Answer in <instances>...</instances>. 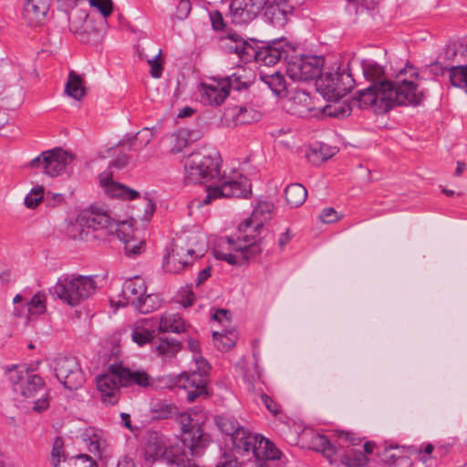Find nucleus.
Instances as JSON below:
<instances>
[{
  "label": "nucleus",
  "mask_w": 467,
  "mask_h": 467,
  "mask_svg": "<svg viewBox=\"0 0 467 467\" xmlns=\"http://www.w3.org/2000/svg\"><path fill=\"white\" fill-rule=\"evenodd\" d=\"M363 75L372 84L359 90L353 103L360 109L372 108L376 113H384L395 106L418 107L427 97L418 70L406 65L394 76H389L379 63L365 59L361 63Z\"/></svg>",
  "instance_id": "nucleus-1"
},
{
  "label": "nucleus",
  "mask_w": 467,
  "mask_h": 467,
  "mask_svg": "<svg viewBox=\"0 0 467 467\" xmlns=\"http://www.w3.org/2000/svg\"><path fill=\"white\" fill-rule=\"evenodd\" d=\"M183 166L186 183L206 184V196L202 204H209L219 198H247L252 193L251 182L243 174L221 173L222 159L216 151H193L184 158Z\"/></svg>",
  "instance_id": "nucleus-2"
},
{
  "label": "nucleus",
  "mask_w": 467,
  "mask_h": 467,
  "mask_svg": "<svg viewBox=\"0 0 467 467\" xmlns=\"http://www.w3.org/2000/svg\"><path fill=\"white\" fill-rule=\"evenodd\" d=\"M284 60L286 72L293 80H311L320 78L325 63L320 56L296 54V48L282 40H275L262 47L255 55V60L265 66H272Z\"/></svg>",
  "instance_id": "nucleus-3"
},
{
  "label": "nucleus",
  "mask_w": 467,
  "mask_h": 467,
  "mask_svg": "<svg viewBox=\"0 0 467 467\" xmlns=\"http://www.w3.org/2000/svg\"><path fill=\"white\" fill-rule=\"evenodd\" d=\"M88 228L93 231L102 230L107 235L116 234L124 244L128 255H137L145 249V241L137 237L133 225L129 221H116L111 218L107 208L91 205L89 211L82 218Z\"/></svg>",
  "instance_id": "nucleus-4"
},
{
  "label": "nucleus",
  "mask_w": 467,
  "mask_h": 467,
  "mask_svg": "<svg viewBox=\"0 0 467 467\" xmlns=\"http://www.w3.org/2000/svg\"><path fill=\"white\" fill-rule=\"evenodd\" d=\"M9 379L15 391H20L25 399L33 400V410L37 412L47 409L48 400L42 378L32 374L27 368L15 367L9 371Z\"/></svg>",
  "instance_id": "nucleus-5"
},
{
  "label": "nucleus",
  "mask_w": 467,
  "mask_h": 467,
  "mask_svg": "<svg viewBox=\"0 0 467 467\" xmlns=\"http://www.w3.org/2000/svg\"><path fill=\"white\" fill-rule=\"evenodd\" d=\"M96 283L90 276L77 277L61 276L54 286L49 289L53 296L64 303L76 306L95 293Z\"/></svg>",
  "instance_id": "nucleus-6"
},
{
  "label": "nucleus",
  "mask_w": 467,
  "mask_h": 467,
  "mask_svg": "<svg viewBox=\"0 0 467 467\" xmlns=\"http://www.w3.org/2000/svg\"><path fill=\"white\" fill-rule=\"evenodd\" d=\"M225 243L227 247L221 246L222 249H215L213 254L215 258L226 261L232 265L254 258L263 250L262 239H255L249 234L239 235L236 239L226 237Z\"/></svg>",
  "instance_id": "nucleus-7"
},
{
  "label": "nucleus",
  "mask_w": 467,
  "mask_h": 467,
  "mask_svg": "<svg viewBox=\"0 0 467 467\" xmlns=\"http://www.w3.org/2000/svg\"><path fill=\"white\" fill-rule=\"evenodd\" d=\"M144 451L147 459L161 458L168 463L182 467L188 462V457L182 445L180 443L167 445L165 436L158 432L148 434Z\"/></svg>",
  "instance_id": "nucleus-8"
},
{
  "label": "nucleus",
  "mask_w": 467,
  "mask_h": 467,
  "mask_svg": "<svg viewBox=\"0 0 467 467\" xmlns=\"http://www.w3.org/2000/svg\"><path fill=\"white\" fill-rule=\"evenodd\" d=\"M182 430V447H186L192 456H200L210 442L209 436L202 431L197 422H193L187 412H178L175 415Z\"/></svg>",
  "instance_id": "nucleus-9"
},
{
  "label": "nucleus",
  "mask_w": 467,
  "mask_h": 467,
  "mask_svg": "<svg viewBox=\"0 0 467 467\" xmlns=\"http://www.w3.org/2000/svg\"><path fill=\"white\" fill-rule=\"evenodd\" d=\"M317 89L328 100H338L348 93L354 85V79L348 67L335 73L328 72L317 80Z\"/></svg>",
  "instance_id": "nucleus-10"
},
{
  "label": "nucleus",
  "mask_w": 467,
  "mask_h": 467,
  "mask_svg": "<svg viewBox=\"0 0 467 467\" xmlns=\"http://www.w3.org/2000/svg\"><path fill=\"white\" fill-rule=\"evenodd\" d=\"M57 379L67 389H78L85 383V374L74 357L59 356L54 359Z\"/></svg>",
  "instance_id": "nucleus-11"
},
{
  "label": "nucleus",
  "mask_w": 467,
  "mask_h": 467,
  "mask_svg": "<svg viewBox=\"0 0 467 467\" xmlns=\"http://www.w3.org/2000/svg\"><path fill=\"white\" fill-rule=\"evenodd\" d=\"M74 157L71 153L56 148L47 150L30 161V167L43 169L44 172L51 177L60 175L69 165Z\"/></svg>",
  "instance_id": "nucleus-12"
},
{
  "label": "nucleus",
  "mask_w": 467,
  "mask_h": 467,
  "mask_svg": "<svg viewBox=\"0 0 467 467\" xmlns=\"http://www.w3.org/2000/svg\"><path fill=\"white\" fill-rule=\"evenodd\" d=\"M240 445L241 447L238 451L252 452L253 456L257 461L254 466L258 463H263L266 466L264 462L265 460H277L281 455L280 451L272 441L262 435H254L250 431Z\"/></svg>",
  "instance_id": "nucleus-13"
},
{
  "label": "nucleus",
  "mask_w": 467,
  "mask_h": 467,
  "mask_svg": "<svg viewBox=\"0 0 467 467\" xmlns=\"http://www.w3.org/2000/svg\"><path fill=\"white\" fill-rule=\"evenodd\" d=\"M361 442L360 438L355 436L354 433L349 431H337V441L332 443L325 435L317 434L312 437L311 446L317 451H320L326 458L332 462V457L337 453V446L345 447L347 445L357 446Z\"/></svg>",
  "instance_id": "nucleus-14"
},
{
  "label": "nucleus",
  "mask_w": 467,
  "mask_h": 467,
  "mask_svg": "<svg viewBox=\"0 0 467 467\" xmlns=\"http://www.w3.org/2000/svg\"><path fill=\"white\" fill-rule=\"evenodd\" d=\"M270 0H232L229 9L232 22L247 24L255 19Z\"/></svg>",
  "instance_id": "nucleus-15"
},
{
  "label": "nucleus",
  "mask_w": 467,
  "mask_h": 467,
  "mask_svg": "<svg viewBox=\"0 0 467 467\" xmlns=\"http://www.w3.org/2000/svg\"><path fill=\"white\" fill-rule=\"evenodd\" d=\"M69 30L77 36V37L84 43L97 44L102 39L101 32L97 31H83L88 27H91V20L88 19V15L86 11L78 9L73 11L68 16Z\"/></svg>",
  "instance_id": "nucleus-16"
},
{
  "label": "nucleus",
  "mask_w": 467,
  "mask_h": 467,
  "mask_svg": "<svg viewBox=\"0 0 467 467\" xmlns=\"http://www.w3.org/2000/svg\"><path fill=\"white\" fill-rule=\"evenodd\" d=\"M119 379V365H110L108 373L97 377V388L101 393L102 401L107 405L118 401V391L122 387Z\"/></svg>",
  "instance_id": "nucleus-17"
},
{
  "label": "nucleus",
  "mask_w": 467,
  "mask_h": 467,
  "mask_svg": "<svg viewBox=\"0 0 467 467\" xmlns=\"http://www.w3.org/2000/svg\"><path fill=\"white\" fill-rule=\"evenodd\" d=\"M206 376L202 372H183L175 379V386L187 391L186 400L189 402L194 401L201 395L206 394Z\"/></svg>",
  "instance_id": "nucleus-18"
},
{
  "label": "nucleus",
  "mask_w": 467,
  "mask_h": 467,
  "mask_svg": "<svg viewBox=\"0 0 467 467\" xmlns=\"http://www.w3.org/2000/svg\"><path fill=\"white\" fill-rule=\"evenodd\" d=\"M202 101L211 106L221 105L229 95V84L222 78H213L202 83Z\"/></svg>",
  "instance_id": "nucleus-19"
},
{
  "label": "nucleus",
  "mask_w": 467,
  "mask_h": 467,
  "mask_svg": "<svg viewBox=\"0 0 467 467\" xmlns=\"http://www.w3.org/2000/svg\"><path fill=\"white\" fill-rule=\"evenodd\" d=\"M214 421L222 433L231 437L234 448L238 451L241 447L240 443L245 440L249 431L230 415L216 416Z\"/></svg>",
  "instance_id": "nucleus-20"
},
{
  "label": "nucleus",
  "mask_w": 467,
  "mask_h": 467,
  "mask_svg": "<svg viewBox=\"0 0 467 467\" xmlns=\"http://www.w3.org/2000/svg\"><path fill=\"white\" fill-rule=\"evenodd\" d=\"M51 0H26L23 6V18L30 26L45 24Z\"/></svg>",
  "instance_id": "nucleus-21"
},
{
  "label": "nucleus",
  "mask_w": 467,
  "mask_h": 467,
  "mask_svg": "<svg viewBox=\"0 0 467 467\" xmlns=\"http://www.w3.org/2000/svg\"><path fill=\"white\" fill-rule=\"evenodd\" d=\"M260 119V112L250 107L234 106L227 109L223 115V121L228 127L251 124Z\"/></svg>",
  "instance_id": "nucleus-22"
},
{
  "label": "nucleus",
  "mask_w": 467,
  "mask_h": 467,
  "mask_svg": "<svg viewBox=\"0 0 467 467\" xmlns=\"http://www.w3.org/2000/svg\"><path fill=\"white\" fill-rule=\"evenodd\" d=\"M147 292L146 282L140 276H134L126 280L122 285V297L123 302L119 301V306H125L126 305H131L139 303L145 293Z\"/></svg>",
  "instance_id": "nucleus-23"
},
{
  "label": "nucleus",
  "mask_w": 467,
  "mask_h": 467,
  "mask_svg": "<svg viewBox=\"0 0 467 467\" xmlns=\"http://www.w3.org/2000/svg\"><path fill=\"white\" fill-rule=\"evenodd\" d=\"M274 209V204L270 202H260L254 208L252 216L244 220L238 227V231L245 233L249 228L258 231L263 227V221L268 219L269 214Z\"/></svg>",
  "instance_id": "nucleus-24"
},
{
  "label": "nucleus",
  "mask_w": 467,
  "mask_h": 467,
  "mask_svg": "<svg viewBox=\"0 0 467 467\" xmlns=\"http://www.w3.org/2000/svg\"><path fill=\"white\" fill-rule=\"evenodd\" d=\"M193 249H184L175 245L171 253L169 254L165 258L163 267L165 271L172 274H178L182 272L191 262L186 258L188 255L194 254Z\"/></svg>",
  "instance_id": "nucleus-25"
},
{
  "label": "nucleus",
  "mask_w": 467,
  "mask_h": 467,
  "mask_svg": "<svg viewBox=\"0 0 467 467\" xmlns=\"http://www.w3.org/2000/svg\"><path fill=\"white\" fill-rule=\"evenodd\" d=\"M119 381L122 387L138 385L146 388L151 384V378L143 370H130L119 365Z\"/></svg>",
  "instance_id": "nucleus-26"
},
{
  "label": "nucleus",
  "mask_w": 467,
  "mask_h": 467,
  "mask_svg": "<svg viewBox=\"0 0 467 467\" xmlns=\"http://www.w3.org/2000/svg\"><path fill=\"white\" fill-rule=\"evenodd\" d=\"M265 16L267 21L275 27H283L288 22L290 16L293 14V9L278 4H272L266 5Z\"/></svg>",
  "instance_id": "nucleus-27"
},
{
  "label": "nucleus",
  "mask_w": 467,
  "mask_h": 467,
  "mask_svg": "<svg viewBox=\"0 0 467 467\" xmlns=\"http://www.w3.org/2000/svg\"><path fill=\"white\" fill-rule=\"evenodd\" d=\"M100 184L105 192L111 197H120L126 200H134L139 197V192L130 189L123 184L114 182L109 176L100 175Z\"/></svg>",
  "instance_id": "nucleus-28"
},
{
  "label": "nucleus",
  "mask_w": 467,
  "mask_h": 467,
  "mask_svg": "<svg viewBox=\"0 0 467 467\" xmlns=\"http://www.w3.org/2000/svg\"><path fill=\"white\" fill-rule=\"evenodd\" d=\"M151 323H156L154 318H142L134 325L131 338L135 343L143 346L152 340L155 330L150 329Z\"/></svg>",
  "instance_id": "nucleus-29"
},
{
  "label": "nucleus",
  "mask_w": 467,
  "mask_h": 467,
  "mask_svg": "<svg viewBox=\"0 0 467 467\" xmlns=\"http://www.w3.org/2000/svg\"><path fill=\"white\" fill-rule=\"evenodd\" d=\"M158 331L160 333H181L185 331V323L178 313L166 312L158 320Z\"/></svg>",
  "instance_id": "nucleus-30"
},
{
  "label": "nucleus",
  "mask_w": 467,
  "mask_h": 467,
  "mask_svg": "<svg viewBox=\"0 0 467 467\" xmlns=\"http://www.w3.org/2000/svg\"><path fill=\"white\" fill-rule=\"evenodd\" d=\"M154 351L164 358L175 357L182 348L180 341L170 337H159L152 342Z\"/></svg>",
  "instance_id": "nucleus-31"
},
{
  "label": "nucleus",
  "mask_w": 467,
  "mask_h": 467,
  "mask_svg": "<svg viewBox=\"0 0 467 467\" xmlns=\"http://www.w3.org/2000/svg\"><path fill=\"white\" fill-rule=\"evenodd\" d=\"M260 79L272 90L277 97H285L287 87L285 76L279 72L272 74H261Z\"/></svg>",
  "instance_id": "nucleus-32"
},
{
  "label": "nucleus",
  "mask_w": 467,
  "mask_h": 467,
  "mask_svg": "<svg viewBox=\"0 0 467 467\" xmlns=\"http://www.w3.org/2000/svg\"><path fill=\"white\" fill-rule=\"evenodd\" d=\"M337 152V150L336 147L323 143H316L309 148L306 157L309 161L317 165L333 157Z\"/></svg>",
  "instance_id": "nucleus-33"
},
{
  "label": "nucleus",
  "mask_w": 467,
  "mask_h": 467,
  "mask_svg": "<svg viewBox=\"0 0 467 467\" xmlns=\"http://www.w3.org/2000/svg\"><path fill=\"white\" fill-rule=\"evenodd\" d=\"M65 92L76 100H81L86 95L83 78L73 70L68 74Z\"/></svg>",
  "instance_id": "nucleus-34"
},
{
  "label": "nucleus",
  "mask_w": 467,
  "mask_h": 467,
  "mask_svg": "<svg viewBox=\"0 0 467 467\" xmlns=\"http://www.w3.org/2000/svg\"><path fill=\"white\" fill-rule=\"evenodd\" d=\"M307 196L306 189L300 183H292L285 190V197L286 202L291 207H298L302 205Z\"/></svg>",
  "instance_id": "nucleus-35"
},
{
  "label": "nucleus",
  "mask_w": 467,
  "mask_h": 467,
  "mask_svg": "<svg viewBox=\"0 0 467 467\" xmlns=\"http://www.w3.org/2000/svg\"><path fill=\"white\" fill-rule=\"evenodd\" d=\"M213 344L221 351H228L236 341V335L234 329L225 328L222 332L214 331L213 333Z\"/></svg>",
  "instance_id": "nucleus-36"
},
{
  "label": "nucleus",
  "mask_w": 467,
  "mask_h": 467,
  "mask_svg": "<svg viewBox=\"0 0 467 467\" xmlns=\"http://www.w3.org/2000/svg\"><path fill=\"white\" fill-rule=\"evenodd\" d=\"M229 38L232 39L234 42V46L231 45V46H228L227 47V49L230 51V52H234V53H236L238 54V56L241 57V58H244V57L246 55V56H249V57H254L255 58V55L256 53L259 51H254L253 49V47L248 44L246 43L244 40H243L238 35L236 34H232V35H229Z\"/></svg>",
  "instance_id": "nucleus-37"
},
{
  "label": "nucleus",
  "mask_w": 467,
  "mask_h": 467,
  "mask_svg": "<svg viewBox=\"0 0 467 467\" xmlns=\"http://www.w3.org/2000/svg\"><path fill=\"white\" fill-rule=\"evenodd\" d=\"M161 306V300L156 294H146L135 304L134 307L142 314H148L155 311Z\"/></svg>",
  "instance_id": "nucleus-38"
},
{
  "label": "nucleus",
  "mask_w": 467,
  "mask_h": 467,
  "mask_svg": "<svg viewBox=\"0 0 467 467\" xmlns=\"http://www.w3.org/2000/svg\"><path fill=\"white\" fill-rule=\"evenodd\" d=\"M46 299V294L44 292L35 294L26 304L29 315L43 314L47 309Z\"/></svg>",
  "instance_id": "nucleus-39"
},
{
  "label": "nucleus",
  "mask_w": 467,
  "mask_h": 467,
  "mask_svg": "<svg viewBox=\"0 0 467 467\" xmlns=\"http://www.w3.org/2000/svg\"><path fill=\"white\" fill-rule=\"evenodd\" d=\"M153 131L150 129L145 128L139 131L134 137L128 139L126 141L122 140L119 144L128 146V149H132L135 141H139L140 148L146 147L153 139Z\"/></svg>",
  "instance_id": "nucleus-40"
},
{
  "label": "nucleus",
  "mask_w": 467,
  "mask_h": 467,
  "mask_svg": "<svg viewBox=\"0 0 467 467\" xmlns=\"http://www.w3.org/2000/svg\"><path fill=\"white\" fill-rule=\"evenodd\" d=\"M450 81L454 87H467V65L451 67L450 68Z\"/></svg>",
  "instance_id": "nucleus-41"
},
{
  "label": "nucleus",
  "mask_w": 467,
  "mask_h": 467,
  "mask_svg": "<svg viewBox=\"0 0 467 467\" xmlns=\"http://www.w3.org/2000/svg\"><path fill=\"white\" fill-rule=\"evenodd\" d=\"M326 115L333 118H345L351 114L352 108L349 104L343 102H336L328 105L324 109Z\"/></svg>",
  "instance_id": "nucleus-42"
},
{
  "label": "nucleus",
  "mask_w": 467,
  "mask_h": 467,
  "mask_svg": "<svg viewBox=\"0 0 467 467\" xmlns=\"http://www.w3.org/2000/svg\"><path fill=\"white\" fill-rule=\"evenodd\" d=\"M343 462L351 467H361L367 464L368 457L360 450H351L346 453Z\"/></svg>",
  "instance_id": "nucleus-43"
},
{
  "label": "nucleus",
  "mask_w": 467,
  "mask_h": 467,
  "mask_svg": "<svg viewBox=\"0 0 467 467\" xmlns=\"http://www.w3.org/2000/svg\"><path fill=\"white\" fill-rule=\"evenodd\" d=\"M67 455L64 451V441L61 437H57L51 451V464L53 467H59L61 461H66Z\"/></svg>",
  "instance_id": "nucleus-44"
},
{
  "label": "nucleus",
  "mask_w": 467,
  "mask_h": 467,
  "mask_svg": "<svg viewBox=\"0 0 467 467\" xmlns=\"http://www.w3.org/2000/svg\"><path fill=\"white\" fill-rule=\"evenodd\" d=\"M184 130L179 129L174 133H172L170 137L171 140V151L172 153H179L181 152L184 148L188 146L187 139L185 137Z\"/></svg>",
  "instance_id": "nucleus-45"
},
{
  "label": "nucleus",
  "mask_w": 467,
  "mask_h": 467,
  "mask_svg": "<svg viewBox=\"0 0 467 467\" xmlns=\"http://www.w3.org/2000/svg\"><path fill=\"white\" fill-rule=\"evenodd\" d=\"M154 418L166 420L177 414V408L173 404L158 403L153 409Z\"/></svg>",
  "instance_id": "nucleus-46"
},
{
  "label": "nucleus",
  "mask_w": 467,
  "mask_h": 467,
  "mask_svg": "<svg viewBox=\"0 0 467 467\" xmlns=\"http://www.w3.org/2000/svg\"><path fill=\"white\" fill-rule=\"evenodd\" d=\"M44 188L37 186L33 188L30 192L25 197V205L27 208H36L43 200Z\"/></svg>",
  "instance_id": "nucleus-47"
},
{
  "label": "nucleus",
  "mask_w": 467,
  "mask_h": 467,
  "mask_svg": "<svg viewBox=\"0 0 467 467\" xmlns=\"http://www.w3.org/2000/svg\"><path fill=\"white\" fill-rule=\"evenodd\" d=\"M239 71L240 69L231 76L222 78V80H226L229 84V90L231 88L240 90L246 88V81L243 79V75L240 74ZM241 71H244V69H241Z\"/></svg>",
  "instance_id": "nucleus-48"
},
{
  "label": "nucleus",
  "mask_w": 467,
  "mask_h": 467,
  "mask_svg": "<svg viewBox=\"0 0 467 467\" xmlns=\"http://www.w3.org/2000/svg\"><path fill=\"white\" fill-rule=\"evenodd\" d=\"M213 318L222 325L225 326L226 328H230L232 321V313L227 309H217L213 315Z\"/></svg>",
  "instance_id": "nucleus-49"
},
{
  "label": "nucleus",
  "mask_w": 467,
  "mask_h": 467,
  "mask_svg": "<svg viewBox=\"0 0 467 467\" xmlns=\"http://www.w3.org/2000/svg\"><path fill=\"white\" fill-rule=\"evenodd\" d=\"M191 3L189 0H180L175 13V17L179 20L185 19L191 11Z\"/></svg>",
  "instance_id": "nucleus-50"
},
{
  "label": "nucleus",
  "mask_w": 467,
  "mask_h": 467,
  "mask_svg": "<svg viewBox=\"0 0 467 467\" xmlns=\"http://www.w3.org/2000/svg\"><path fill=\"white\" fill-rule=\"evenodd\" d=\"M319 219L325 223H332L338 220V215L334 208L328 207L321 212Z\"/></svg>",
  "instance_id": "nucleus-51"
},
{
  "label": "nucleus",
  "mask_w": 467,
  "mask_h": 467,
  "mask_svg": "<svg viewBox=\"0 0 467 467\" xmlns=\"http://www.w3.org/2000/svg\"><path fill=\"white\" fill-rule=\"evenodd\" d=\"M160 54H161V52L157 56H155L153 58H151L148 61L149 65L150 67V75L155 78H161V76L162 74V70H163L161 64L158 60Z\"/></svg>",
  "instance_id": "nucleus-52"
},
{
  "label": "nucleus",
  "mask_w": 467,
  "mask_h": 467,
  "mask_svg": "<svg viewBox=\"0 0 467 467\" xmlns=\"http://www.w3.org/2000/svg\"><path fill=\"white\" fill-rule=\"evenodd\" d=\"M97 10L104 18L109 16L113 10V3L111 0H98Z\"/></svg>",
  "instance_id": "nucleus-53"
},
{
  "label": "nucleus",
  "mask_w": 467,
  "mask_h": 467,
  "mask_svg": "<svg viewBox=\"0 0 467 467\" xmlns=\"http://www.w3.org/2000/svg\"><path fill=\"white\" fill-rule=\"evenodd\" d=\"M261 400L265 406V408L273 413V415L276 416L280 412L279 406L267 395H261Z\"/></svg>",
  "instance_id": "nucleus-54"
},
{
  "label": "nucleus",
  "mask_w": 467,
  "mask_h": 467,
  "mask_svg": "<svg viewBox=\"0 0 467 467\" xmlns=\"http://www.w3.org/2000/svg\"><path fill=\"white\" fill-rule=\"evenodd\" d=\"M212 25L214 30H223L225 26L222 14L219 11H214L210 15Z\"/></svg>",
  "instance_id": "nucleus-55"
},
{
  "label": "nucleus",
  "mask_w": 467,
  "mask_h": 467,
  "mask_svg": "<svg viewBox=\"0 0 467 467\" xmlns=\"http://www.w3.org/2000/svg\"><path fill=\"white\" fill-rule=\"evenodd\" d=\"M102 442L100 441L98 435L94 434L92 437L89 438V451L93 453L101 454L102 453Z\"/></svg>",
  "instance_id": "nucleus-56"
},
{
  "label": "nucleus",
  "mask_w": 467,
  "mask_h": 467,
  "mask_svg": "<svg viewBox=\"0 0 467 467\" xmlns=\"http://www.w3.org/2000/svg\"><path fill=\"white\" fill-rule=\"evenodd\" d=\"M194 360L197 368L192 372H202V375L206 376L209 369L208 362L202 357H196Z\"/></svg>",
  "instance_id": "nucleus-57"
},
{
  "label": "nucleus",
  "mask_w": 467,
  "mask_h": 467,
  "mask_svg": "<svg viewBox=\"0 0 467 467\" xmlns=\"http://www.w3.org/2000/svg\"><path fill=\"white\" fill-rule=\"evenodd\" d=\"M129 158L127 155L122 154L116 158L115 160L111 161L109 163L110 168H115L117 170H121L125 168L128 164Z\"/></svg>",
  "instance_id": "nucleus-58"
},
{
  "label": "nucleus",
  "mask_w": 467,
  "mask_h": 467,
  "mask_svg": "<svg viewBox=\"0 0 467 467\" xmlns=\"http://www.w3.org/2000/svg\"><path fill=\"white\" fill-rule=\"evenodd\" d=\"M182 130H184V132L186 133L185 137L187 139L188 145L199 140L202 138V133L199 130H189L186 128H182Z\"/></svg>",
  "instance_id": "nucleus-59"
},
{
  "label": "nucleus",
  "mask_w": 467,
  "mask_h": 467,
  "mask_svg": "<svg viewBox=\"0 0 467 467\" xmlns=\"http://www.w3.org/2000/svg\"><path fill=\"white\" fill-rule=\"evenodd\" d=\"M155 212V204L150 198H145V210L142 219L149 221Z\"/></svg>",
  "instance_id": "nucleus-60"
},
{
  "label": "nucleus",
  "mask_w": 467,
  "mask_h": 467,
  "mask_svg": "<svg viewBox=\"0 0 467 467\" xmlns=\"http://www.w3.org/2000/svg\"><path fill=\"white\" fill-rule=\"evenodd\" d=\"M212 273V267L207 266L204 269H202L196 278V285L199 286L202 285L204 281H206L210 276Z\"/></svg>",
  "instance_id": "nucleus-61"
},
{
  "label": "nucleus",
  "mask_w": 467,
  "mask_h": 467,
  "mask_svg": "<svg viewBox=\"0 0 467 467\" xmlns=\"http://www.w3.org/2000/svg\"><path fill=\"white\" fill-rule=\"evenodd\" d=\"M216 467H241L236 459L224 458L223 461L217 463Z\"/></svg>",
  "instance_id": "nucleus-62"
},
{
  "label": "nucleus",
  "mask_w": 467,
  "mask_h": 467,
  "mask_svg": "<svg viewBox=\"0 0 467 467\" xmlns=\"http://www.w3.org/2000/svg\"><path fill=\"white\" fill-rule=\"evenodd\" d=\"M291 237H290V234H289V231L286 230L285 233H283L279 239H278V245H279V248L280 249H284L285 246L288 244V242L290 241Z\"/></svg>",
  "instance_id": "nucleus-63"
},
{
  "label": "nucleus",
  "mask_w": 467,
  "mask_h": 467,
  "mask_svg": "<svg viewBox=\"0 0 467 467\" xmlns=\"http://www.w3.org/2000/svg\"><path fill=\"white\" fill-rule=\"evenodd\" d=\"M116 467H136V464L132 459L125 456L119 461Z\"/></svg>",
  "instance_id": "nucleus-64"
}]
</instances>
